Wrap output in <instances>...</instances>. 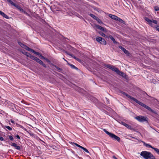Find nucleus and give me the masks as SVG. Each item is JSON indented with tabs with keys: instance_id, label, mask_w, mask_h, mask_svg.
Returning <instances> with one entry per match:
<instances>
[{
	"instance_id": "f257e3e1",
	"label": "nucleus",
	"mask_w": 159,
	"mask_h": 159,
	"mask_svg": "<svg viewBox=\"0 0 159 159\" xmlns=\"http://www.w3.org/2000/svg\"><path fill=\"white\" fill-rule=\"evenodd\" d=\"M121 93L122 94H123L125 96L128 98H129L131 99V100H133L136 103H137L139 105H140L141 106L144 107V108H146V109H147L149 111L152 112V113H155L154 111V110H152L150 107L146 105L144 103H143L137 100L136 98L131 96H130L129 95H128V94H127V93H125L124 92H121Z\"/></svg>"
},
{
	"instance_id": "f03ea898",
	"label": "nucleus",
	"mask_w": 159,
	"mask_h": 159,
	"mask_svg": "<svg viewBox=\"0 0 159 159\" xmlns=\"http://www.w3.org/2000/svg\"><path fill=\"white\" fill-rule=\"evenodd\" d=\"M104 66L106 67L109 68L112 70L115 71L117 74L119 75L122 77H124L125 75V74L124 73L120 71L117 68L113 66L108 64H105Z\"/></svg>"
},
{
	"instance_id": "7ed1b4c3",
	"label": "nucleus",
	"mask_w": 159,
	"mask_h": 159,
	"mask_svg": "<svg viewBox=\"0 0 159 159\" xmlns=\"http://www.w3.org/2000/svg\"><path fill=\"white\" fill-rule=\"evenodd\" d=\"M145 20L148 23V24L152 27L155 28L156 30L159 31V26L155 25L154 24L157 25V21L156 20H150L148 18L146 17Z\"/></svg>"
},
{
	"instance_id": "20e7f679",
	"label": "nucleus",
	"mask_w": 159,
	"mask_h": 159,
	"mask_svg": "<svg viewBox=\"0 0 159 159\" xmlns=\"http://www.w3.org/2000/svg\"><path fill=\"white\" fill-rule=\"evenodd\" d=\"M140 155L145 159H153L154 156L150 152L143 151L140 153Z\"/></svg>"
},
{
	"instance_id": "39448f33",
	"label": "nucleus",
	"mask_w": 159,
	"mask_h": 159,
	"mask_svg": "<svg viewBox=\"0 0 159 159\" xmlns=\"http://www.w3.org/2000/svg\"><path fill=\"white\" fill-rule=\"evenodd\" d=\"M103 131L108 134L111 138L114 140L117 141L118 142H120V138L118 136H116L113 134L107 131L105 129H103Z\"/></svg>"
},
{
	"instance_id": "423d86ee",
	"label": "nucleus",
	"mask_w": 159,
	"mask_h": 159,
	"mask_svg": "<svg viewBox=\"0 0 159 159\" xmlns=\"http://www.w3.org/2000/svg\"><path fill=\"white\" fill-rule=\"evenodd\" d=\"M135 118L138 121L141 122L147 121V117L143 116H137L135 117Z\"/></svg>"
},
{
	"instance_id": "0eeeda50",
	"label": "nucleus",
	"mask_w": 159,
	"mask_h": 159,
	"mask_svg": "<svg viewBox=\"0 0 159 159\" xmlns=\"http://www.w3.org/2000/svg\"><path fill=\"white\" fill-rule=\"evenodd\" d=\"M96 40L98 42L102 44H104L105 45L106 44V42L105 40L100 37H97L96 38Z\"/></svg>"
},
{
	"instance_id": "6e6552de",
	"label": "nucleus",
	"mask_w": 159,
	"mask_h": 159,
	"mask_svg": "<svg viewBox=\"0 0 159 159\" xmlns=\"http://www.w3.org/2000/svg\"><path fill=\"white\" fill-rule=\"evenodd\" d=\"M121 124H122V125L125 126L126 127H127V128L129 129H130L131 130H132L133 129L131 127L130 125L126 124L125 122H122L121 123Z\"/></svg>"
},
{
	"instance_id": "1a4fd4ad",
	"label": "nucleus",
	"mask_w": 159,
	"mask_h": 159,
	"mask_svg": "<svg viewBox=\"0 0 159 159\" xmlns=\"http://www.w3.org/2000/svg\"><path fill=\"white\" fill-rule=\"evenodd\" d=\"M11 145L17 150H20V147L19 146H18L17 144L14 143H12Z\"/></svg>"
},
{
	"instance_id": "9d476101",
	"label": "nucleus",
	"mask_w": 159,
	"mask_h": 159,
	"mask_svg": "<svg viewBox=\"0 0 159 159\" xmlns=\"http://www.w3.org/2000/svg\"><path fill=\"white\" fill-rule=\"evenodd\" d=\"M118 47L125 54H128L129 53L128 51L122 46H118Z\"/></svg>"
},
{
	"instance_id": "9b49d317",
	"label": "nucleus",
	"mask_w": 159,
	"mask_h": 159,
	"mask_svg": "<svg viewBox=\"0 0 159 159\" xmlns=\"http://www.w3.org/2000/svg\"><path fill=\"white\" fill-rule=\"evenodd\" d=\"M109 16L111 18V19L116 20H117V18H118V17L113 15L112 14H109Z\"/></svg>"
},
{
	"instance_id": "f8f14e48",
	"label": "nucleus",
	"mask_w": 159,
	"mask_h": 159,
	"mask_svg": "<svg viewBox=\"0 0 159 159\" xmlns=\"http://www.w3.org/2000/svg\"><path fill=\"white\" fill-rule=\"evenodd\" d=\"M68 64L69 66H70V67H71V68L72 69H75L77 70H79V69L78 68H77V67H76L74 65H73L72 64H70V63H68Z\"/></svg>"
},
{
	"instance_id": "ddd939ff",
	"label": "nucleus",
	"mask_w": 159,
	"mask_h": 159,
	"mask_svg": "<svg viewBox=\"0 0 159 159\" xmlns=\"http://www.w3.org/2000/svg\"><path fill=\"white\" fill-rule=\"evenodd\" d=\"M0 14L6 19H9V16L0 10Z\"/></svg>"
},
{
	"instance_id": "4468645a",
	"label": "nucleus",
	"mask_w": 159,
	"mask_h": 159,
	"mask_svg": "<svg viewBox=\"0 0 159 159\" xmlns=\"http://www.w3.org/2000/svg\"><path fill=\"white\" fill-rule=\"evenodd\" d=\"M143 142V143L144 145L147 147L153 149H154V148L152 147L150 145L146 143H145Z\"/></svg>"
},
{
	"instance_id": "2eb2a0df",
	"label": "nucleus",
	"mask_w": 159,
	"mask_h": 159,
	"mask_svg": "<svg viewBox=\"0 0 159 159\" xmlns=\"http://www.w3.org/2000/svg\"><path fill=\"white\" fill-rule=\"evenodd\" d=\"M68 55H69L71 57H72L73 58H74V59H75V60H76L77 61H80V60L76 57L75 56H74L72 54H68Z\"/></svg>"
},
{
	"instance_id": "dca6fc26",
	"label": "nucleus",
	"mask_w": 159,
	"mask_h": 159,
	"mask_svg": "<svg viewBox=\"0 0 159 159\" xmlns=\"http://www.w3.org/2000/svg\"><path fill=\"white\" fill-rule=\"evenodd\" d=\"M8 2H9L11 5L14 6L16 7H18V5L14 3L11 0H8Z\"/></svg>"
},
{
	"instance_id": "f3484780",
	"label": "nucleus",
	"mask_w": 159,
	"mask_h": 159,
	"mask_svg": "<svg viewBox=\"0 0 159 159\" xmlns=\"http://www.w3.org/2000/svg\"><path fill=\"white\" fill-rule=\"evenodd\" d=\"M89 16L95 20H96V18L98 17L92 14H89Z\"/></svg>"
},
{
	"instance_id": "a211bd4d",
	"label": "nucleus",
	"mask_w": 159,
	"mask_h": 159,
	"mask_svg": "<svg viewBox=\"0 0 159 159\" xmlns=\"http://www.w3.org/2000/svg\"><path fill=\"white\" fill-rule=\"evenodd\" d=\"M35 61L37 62L38 63H39V64H40L42 62V61L40 60L39 58H38V57L36 59V60Z\"/></svg>"
},
{
	"instance_id": "6ab92c4d",
	"label": "nucleus",
	"mask_w": 159,
	"mask_h": 159,
	"mask_svg": "<svg viewBox=\"0 0 159 159\" xmlns=\"http://www.w3.org/2000/svg\"><path fill=\"white\" fill-rule=\"evenodd\" d=\"M82 149H83L86 152L90 154L89 152L86 148L83 147Z\"/></svg>"
},
{
	"instance_id": "aec40b11",
	"label": "nucleus",
	"mask_w": 159,
	"mask_h": 159,
	"mask_svg": "<svg viewBox=\"0 0 159 159\" xmlns=\"http://www.w3.org/2000/svg\"><path fill=\"white\" fill-rule=\"evenodd\" d=\"M153 149L155 151H156L157 153L159 155V149L155 148Z\"/></svg>"
},
{
	"instance_id": "412c9836",
	"label": "nucleus",
	"mask_w": 159,
	"mask_h": 159,
	"mask_svg": "<svg viewBox=\"0 0 159 159\" xmlns=\"http://www.w3.org/2000/svg\"><path fill=\"white\" fill-rule=\"evenodd\" d=\"M96 20L100 24L102 23V21L98 17H97L96 18Z\"/></svg>"
},
{
	"instance_id": "4be33fe9",
	"label": "nucleus",
	"mask_w": 159,
	"mask_h": 159,
	"mask_svg": "<svg viewBox=\"0 0 159 159\" xmlns=\"http://www.w3.org/2000/svg\"><path fill=\"white\" fill-rule=\"evenodd\" d=\"M99 33L103 37H106V35L104 33H103V32H99Z\"/></svg>"
},
{
	"instance_id": "5701e85b",
	"label": "nucleus",
	"mask_w": 159,
	"mask_h": 159,
	"mask_svg": "<svg viewBox=\"0 0 159 159\" xmlns=\"http://www.w3.org/2000/svg\"><path fill=\"white\" fill-rule=\"evenodd\" d=\"M5 127L7 128L9 130L11 131L12 130V128L8 126H5Z\"/></svg>"
},
{
	"instance_id": "b1692460",
	"label": "nucleus",
	"mask_w": 159,
	"mask_h": 159,
	"mask_svg": "<svg viewBox=\"0 0 159 159\" xmlns=\"http://www.w3.org/2000/svg\"><path fill=\"white\" fill-rule=\"evenodd\" d=\"M37 57L33 56L32 55H31L30 58H31V59L34 60L35 61L36 60V59L37 58Z\"/></svg>"
},
{
	"instance_id": "393cba45",
	"label": "nucleus",
	"mask_w": 159,
	"mask_h": 159,
	"mask_svg": "<svg viewBox=\"0 0 159 159\" xmlns=\"http://www.w3.org/2000/svg\"><path fill=\"white\" fill-rule=\"evenodd\" d=\"M154 9L155 11H159V7L158 6H155L154 7Z\"/></svg>"
},
{
	"instance_id": "a878e982",
	"label": "nucleus",
	"mask_w": 159,
	"mask_h": 159,
	"mask_svg": "<svg viewBox=\"0 0 159 159\" xmlns=\"http://www.w3.org/2000/svg\"><path fill=\"white\" fill-rule=\"evenodd\" d=\"M116 20L119 21L120 22L123 23L124 22L123 20H122L121 19L119 18L118 17V18H117V20Z\"/></svg>"
},
{
	"instance_id": "bb28decb",
	"label": "nucleus",
	"mask_w": 159,
	"mask_h": 159,
	"mask_svg": "<svg viewBox=\"0 0 159 159\" xmlns=\"http://www.w3.org/2000/svg\"><path fill=\"white\" fill-rule=\"evenodd\" d=\"M18 127H20V128H22V129H23L25 131H26L27 130L25 128H24L23 126H22L20 125H19Z\"/></svg>"
},
{
	"instance_id": "cd10ccee",
	"label": "nucleus",
	"mask_w": 159,
	"mask_h": 159,
	"mask_svg": "<svg viewBox=\"0 0 159 159\" xmlns=\"http://www.w3.org/2000/svg\"><path fill=\"white\" fill-rule=\"evenodd\" d=\"M25 55L28 57H30L31 55L28 52H26L25 53Z\"/></svg>"
},
{
	"instance_id": "c85d7f7f",
	"label": "nucleus",
	"mask_w": 159,
	"mask_h": 159,
	"mask_svg": "<svg viewBox=\"0 0 159 159\" xmlns=\"http://www.w3.org/2000/svg\"><path fill=\"white\" fill-rule=\"evenodd\" d=\"M18 43L23 48L25 47V45L24 44H23L22 43H21V42H19Z\"/></svg>"
},
{
	"instance_id": "c756f323",
	"label": "nucleus",
	"mask_w": 159,
	"mask_h": 159,
	"mask_svg": "<svg viewBox=\"0 0 159 159\" xmlns=\"http://www.w3.org/2000/svg\"><path fill=\"white\" fill-rule=\"evenodd\" d=\"M42 63H41L40 64L42 65L44 67L46 68L47 67L46 65L42 61Z\"/></svg>"
},
{
	"instance_id": "7c9ffc66",
	"label": "nucleus",
	"mask_w": 159,
	"mask_h": 159,
	"mask_svg": "<svg viewBox=\"0 0 159 159\" xmlns=\"http://www.w3.org/2000/svg\"><path fill=\"white\" fill-rule=\"evenodd\" d=\"M42 63H41L40 64L42 65L44 67L46 68L47 67L46 65L42 61Z\"/></svg>"
},
{
	"instance_id": "2f4dec72",
	"label": "nucleus",
	"mask_w": 159,
	"mask_h": 159,
	"mask_svg": "<svg viewBox=\"0 0 159 159\" xmlns=\"http://www.w3.org/2000/svg\"><path fill=\"white\" fill-rule=\"evenodd\" d=\"M96 27H97V28L100 30H101L102 28V26L99 25H96Z\"/></svg>"
},
{
	"instance_id": "473e14b6",
	"label": "nucleus",
	"mask_w": 159,
	"mask_h": 159,
	"mask_svg": "<svg viewBox=\"0 0 159 159\" xmlns=\"http://www.w3.org/2000/svg\"><path fill=\"white\" fill-rule=\"evenodd\" d=\"M111 40L113 41V42L114 43H117V42L116 41L115 39L113 37L111 39Z\"/></svg>"
},
{
	"instance_id": "72a5a7b5",
	"label": "nucleus",
	"mask_w": 159,
	"mask_h": 159,
	"mask_svg": "<svg viewBox=\"0 0 159 159\" xmlns=\"http://www.w3.org/2000/svg\"><path fill=\"white\" fill-rule=\"evenodd\" d=\"M25 49H27V50L30 51L31 48H30L29 47L25 45Z\"/></svg>"
},
{
	"instance_id": "f704fd0d",
	"label": "nucleus",
	"mask_w": 159,
	"mask_h": 159,
	"mask_svg": "<svg viewBox=\"0 0 159 159\" xmlns=\"http://www.w3.org/2000/svg\"><path fill=\"white\" fill-rule=\"evenodd\" d=\"M101 30L104 32L106 31V29L104 28H103L102 27V28L101 29Z\"/></svg>"
},
{
	"instance_id": "c9c22d12",
	"label": "nucleus",
	"mask_w": 159,
	"mask_h": 159,
	"mask_svg": "<svg viewBox=\"0 0 159 159\" xmlns=\"http://www.w3.org/2000/svg\"><path fill=\"white\" fill-rule=\"evenodd\" d=\"M34 54H37V55H39L40 54L39 52H36L35 51H34Z\"/></svg>"
},
{
	"instance_id": "e433bc0d",
	"label": "nucleus",
	"mask_w": 159,
	"mask_h": 159,
	"mask_svg": "<svg viewBox=\"0 0 159 159\" xmlns=\"http://www.w3.org/2000/svg\"><path fill=\"white\" fill-rule=\"evenodd\" d=\"M9 138L10 140H13V138L11 136H9Z\"/></svg>"
},
{
	"instance_id": "4c0bfd02",
	"label": "nucleus",
	"mask_w": 159,
	"mask_h": 159,
	"mask_svg": "<svg viewBox=\"0 0 159 159\" xmlns=\"http://www.w3.org/2000/svg\"><path fill=\"white\" fill-rule=\"evenodd\" d=\"M56 68H57V69L58 70H62V69L61 68H59L57 66H56Z\"/></svg>"
},
{
	"instance_id": "58836bf2",
	"label": "nucleus",
	"mask_w": 159,
	"mask_h": 159,
	"mask_svg": "<svg viewBox=\"0 0 159 159\" xmlns=\"http://www.w3.org/2000/svg\"><path fill=\"white\" fill-rule=\"evenodd\" d=\"M15 136L18 139H20V136L18 135H15Z\"/></svg>"
},
{
	"instance_id": "ea45409f",
	"label": "nucleus",
	"mask_w": 159,
	"mask_h": 159,
	"mask_svg": "<svg viewBox=\"0 0 159 159\" xmlns=\"http://www.w3.org/2000/svg\"><path fill=\"white\" fill-rule=\"evenodd\" d=\"M113 38V37L111 35L109 36L108 38L110 39H111Z\"/></svg>"
},
{
	"instance_id": "a19ab883",
	"label": "nucleus",
	"mask_w": 159,
	"mask_h": 159,
	"mask_svg": "<svg viewBox=\"0 0 159 159\" xmlns=\"http://www.w3.org/2000/svg\"><path fill=\"white\" fill-rule=\"evenodd\" d=\"M0 140L1 141H3L4 140V139L2 137H0Z\"/></svg>"
},
{
	"instance_id": "79ce46f5",
	"label": "nucleus",
	"mask_w": 159,
	"mask_h": 159,
	"mask_svg": "<svg viewBox=\"0 0 159 159\" xmlns=\"http://www.w3.org/2000/svg\"><path fill=\"white\" fill-rule=\"evenodd\" d=\"M77 146L78 147H79V148H81V149L83 148L82 146H80V145H79L78 144V145H77Z\"/></svg>"
},
{
	"instance_id": "37998d69",
	"label": "nucleus",
	"mask_w": 159,
	"mask_h": 159,
	"mask_svg": "<svg viewBox=\"0 0 159 159\" xmlns=\"http://www.w3.org/2000/svg\"><path fill=\"white\" fill-rule=\"evenodd\" d=\"M94 9L98 11H99L98 10H99V9L98 8H96L95 7L94 8Z\"/></svg>"
},
{
	"instance_id": "c03bdc74",
	"label": "nucleus",
	"mask_w": 159,
	"mask_h": 159,
	"mask_svg": "<svg viewBox=\"0 0 159 159\" xmlns=\"http://www.w3.org/2000/svg\"><path fill=\"white\" fill-rule=\"evenodd\" d=\"M30 51L31 52H33V53H34V50H33V49H32L31 48L30 50Z\"/></svg>"
},
{
	"instance_id": "a18cd8bd",
	"label": "nucleus",
	"mask_w": 159,
	"mask_h": 159,
	"mask_svg": "<svg viewBox=\"0 0 159 159\" xmlns=\"http://www.w3.org/2000/svg\"><path fill=\"white\" fill-rule=\"evenodd\" d=\"M39 56L40 57H41L42 58H43V59H45V58H44V57L42 55H41V54H40V55H39Z\"/></svg>"
},
{
	"instance_id": "49530a36",
	"label": "nucleus",
	"mask_w": 159,
	"mask_h": 159,
	"mask_svg": "<svg viewBox=\"0 0 159 159\" xmlns=\"http://www.w3.org/2000/svg\"><path fill=\"white\" fill-rule=\"evenodd\" d=\"M73 145H76V146H77V145H78V144L76 143H73Z\"/></svg>"
},
{
	"instance_id": "de8ad7c7",
	"label": "nucleus",
	"mask_w": 159,
	"mask_h": 159,
	"mask_svg": "<svg viewBox=\"0 0 159 159\" xmlns=\"http://www.w3.org/2000/svg\"><path fill=\"white\" fill-rule=\"evenodd\" d=\"M10 121L12 123H14V122H15L13 120H11Z\"/></svg>"
},
{
	"instance_id": "09e8293b",
	"label": "nucleus",
	"mask_w": 159,
	"mask_h": 159,
	"mask_svg": "<svg viewBox=\"0 0 159 159\" xmlns=\"http://www.w3.org/2000/svg\"><path fill=\"white\" fill-rule=\"evenodd\" d=\"M112 157L113 158L115 159H118L115 156H113Z\"/></svg>"
},
{
	"instance_id": "8fccbe9b",
	"label": "nucleus",
	"mask_w": 159,
	"mask_h": 159,
	"mask_svg": "<svg viewBox=\"0 0 159 159\" xmlns=\"http://www.w3.org/2000/svg\"><path fill=\"white\" fill-rule=\"evenodd\" d=\"M107 100V103H109V102L107 100V98H105Z\"/></svg>"
},
{
	"instance_id": "3c124183",
	"label": "nucleus",
	"mask_w": 159,
	"mask_h": 159,
	"mask_svg": "<svg viewBox=\"0 0 159 159\" xmlns=\"http://www.w3.org/2000/svg\"><path fill=\"white\" fill-rule=\"evenodd\" d=\"M25 13L26 15H27L28 16H29V15L27 13L25 12Z\"/></svg>"
},
{
	"instance_id": "603ef678",
	"label": "nucleus",
	"mask_w": 159,
	"mask_h": 159,
	"mask_svg": "<svg viewBox=\"0 0 159 159\" xmlns=\"http://www.w3.org/2000/svg\"><path fill=\"white\" fill-rule=\"evenodd\" d=\"M153 159H156L155 158V157L154 156L153 157Z\"/></svg>"
},
{
	"instance_id": "864d4df0",
	"label": "nucleus",
	"mask_w": 159,
	"mask_h": 159,
	"mask_svg": "<svg viewBox=\"0 0 159 159\" xmlns=\"http://www.w3.org/2000/svg\"><path fill=\"white\" fill-rule=\"evenodd\" d=\"M63 59H64V60L65 61H67L66 60H65V59L64 58H63Z\"/></svg>"
},
{
	"instance_id": "5fc2aeb1",
	"label": "nucleus",
	"mask_w": 159,
	"mask_h": 159,
	"mask_svg": "<svg viewBox=\"0 0 159 159\" xmlns=\"http://www.w3.org/2000/svg\"><path fill=\"white\" fill-rule=\"evenodd\" d=\"M7 0V1H8V0Z\"/></svg>"
}]
</instances>
